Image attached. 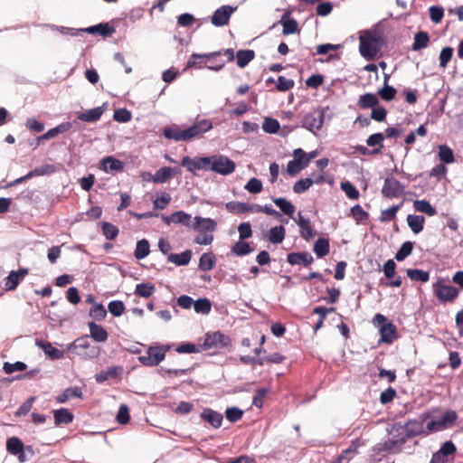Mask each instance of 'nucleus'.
I'll use <instances>...</instances> for the list:
<instances>
[{
	"label": "nucleus",
	"instance_id": "f257e3e1",
	"mask_svg": "<svg viewBox=\"0 0 463 463\" xmlns=\"http://www.w3.org/2000/svg\"><path fill=\"white\" fill-rule=\"evenodd\" d=\"M359 42L360 54L367 60L375 58L383 46L382 36L369 30L361 33Z\"/></svg>",
	"mask_w": 463,
	"mask_h": 463
},
{
	"label": "nucleus",
	"instance_id": "f03ea898",
	"mask_svg": "<svg viewBox=\"0 0 463 463\" xmlns=\"http://www.w3.org/2000/svg\"><path fill=\"white\" fill-rule=\"evenodd\" d=\"M168 350V345L149 346L146 354L140 355L137 359L143 365L154 367L165 360V354Z\"/></svg>",
	"mask_w": 463,
	"mask_h": 463
},
{
	"label": "nucleus",
	"instance_id": "7ed1b4c3",
	"mask_svg": "<svg viewBox=\"0 0 463 463\" xmlns=\"http://www.w3.org/2000/svg\"><path fill=\"white\" fill-rule=\"evenodd\" d=\"M213 128V123L209 119H202L194 122L189 128L183 129L184 141L188 142L201 137L203 133Z\"/></svg>",
	"mask_w": 463,
	"mask_h": 463
},
{
	"label": "nucleus",
	"instance_id": "20e7f679",
	"mask_svg": "<svg viewBox=\"0 0 463 463\" xmlns=\"http://www.w3.org/2000/svg\"><path fill=\"white\" fill-rule=\"evenodd\" d=\"M433 292L437 298L444 303L453 301L459 293L457 288L444 284L441 279L433 284Z\"/></svg>",
	"mask_w": 463,
	"mask_h": 463
},
{
	"label": "nucleus",
	"instance_id": "39448f33",
	"mask_svg": "<svg viewBox=\"0 0 463 463\" xmlns=\"http://www.w3.org/2000/svg\"><path fill=\"white\" fill-rule=\"evenodd\" d=\"M236 167L235 163L223 155H213V164H212V171L222 175H229L234 172Z\"/></svg>",
	"mask_w": 463,
	"mask_h": 463
},
{
	"label": "nucleus",
	"instance_id": "423d86ee",
	"mask_svg": "<svg viewBox=\"0 0 463 463\" xmlns=\"http://www.w3.org/2000/svg\"><path fill=\"white\" fill-rule=\"evenodd\" d=\"M324 111L321 109H314L307 113L302 119V127L315 133L319 130L324 123Z\"/></svg>",
	"mask_w": 463,
	"mask_h": 463
},
{
	"label": "nucleus",
	"instance_id": "0eeeda50",
	"mask_svg": "<svg viewBox=\"0 0 463 463\" xmlns=\"http://www.w3.org/2000/svg\"><path fill=\"white\" fill-rule=\"evenodd\" d=\"M231 342V338L228 335L218 331L213 334H206L202 346L203 349L222 348L229 346Z\"/></svg>",
	"mask_w": 463,
	"mask_h": 463
},
{
	"label": "nucleus",
	"instance_id": "6e6552de",
	"mask_svg": "<svg viewBox=\"0 0 463 463\" xmlns=\"http://www.w3.org/2000/svg\"><path fill=\"white\" fill-rule=\"evenodd\" d=\"M404 186L393 176L386 177L382 188V194L388 198H397L403 194Z\"/></svg>",
	"mask_w": 463,
	"mask_h": 463
},
{
	"label": "nucleus",
	"instance_id": "1a4fd4ad",
	"mask_svg": "<svg viewBox=\"0 0 463 463\" xmlns=\"http://www.w3.org/2000/svg\"><path fill=\"white\" fill-rule=\"evenodd\" d=\"M428 416L425 414L420 415L418 418L409 420L404 425V430L408 437H415L422 433L428 432L426 430L425 420Z\"/></svg>",
	"mask_w": 463,
	"mask_h": 463
},
{
	"label": "nucleus",
	"instance_id": "9d476101",
	"mask_svg": "<svg viewBox=\"0 0 463 463\" xmlns=\"http://www.w3.org/2000/svg\"><path fill=\"white\" fill-rule=\"evenodd\" d=\"M235 9L236 8H233L231 5H222L217 8L211 17V23L216 27L228 24L229 20Z\"/></svg>",
	"mask_w": 463,
	"mask_h": 463
},
{
	"label": "nucleus",
	"instance_id": "9b49d317",
	"mask_svg": "<svg viewBox=\"0 0 463 463\" xmlns=\"http://www.w3.org/2000/svg\"><path fill=\"white\" fill-rule=\"evenodd\" d=\"M217 223L211 218H203L196 216L194 218L192 229L197 231L200 233H205L207 232H212L215 231Z\"/></svg>",
	"mask_w": 463,
	"mask_h": 463
},
{
	"label": "nucleus",
	"instance_id": "f8f14e48",
	"mask_svg": "<svg viewBox=\"0 0 463 463\" xmlns=\"http://www.w3.org/2000/svg\"><path fill=\"white\" fill-rule=\"evenodd\" d=\"M35 345L52 360H60L64 357V351L55 348L49 342L36 340Z\"/></svg>",
	"mask_w": 463,
	"mask_h": 463
},
{
	"label": "nucleus",
	"instance_id": "ddd939ff",
	"mask_svg": "<svg viewBox=\"0 0 463 463\" xmlns=\"http://www.w3.org/2000/svg\"><path fill=\"white\" fill-rule=\"evenodd\" d=\"M201 418L214 429L221 427L223 416L222 413L215 411L210 408H205L201 413Z\"/></svg>",
	"mask_w": 463,
	"mask_h": 463
},
{
	"label": "nucleus",
	"instance_id": "4468645a",
	"mask_svg": "<svg viewBox=\"0 0 463 463\" xmlns=\"http://www.w3.org/2000/svg\"><path fill=\"white\" fill-rule=\"evenodd\" d=\"M100 168L106 173L120 172L124 169V164L122 161L110 156L101 160Z\"/></svg>",
	"mask_w": 463,
	"mask_h": 463
},
{
	"label": "nucleus",
	"instance_id": "2eb2a0df",
	"mask_svg": "<svg viewBox=\"0 0 463 463\" xmlns=\"http://www.w3.org/2000/svg\"><path fill=\"white\" fill-rule=\"evenodd\" d=\"M104 107H105V105L89 109L84 112H80L78 114L77 118H78V119L84 121V122H89V123L96 122L103 115V113L105 111Z\"/></svg>",
	"mask_w": 463,
	"mask_h": 463
},
{
	"label": "nucleus",
	"instance_id": "dca6fc26",
	"mask_svg": "<svg viewBox=\"0 0 463 463\" xmlns=\"http://www.w3.org/2000/svg\"><path fill=\"white\" fill-rule=\"evenodd\" d=\"M287 260L290 265L308 266L313 262V257L309 252H293L288 255Z\"/></svg>",
	"mask_w": 463,
	"mask_h": 463
},
{
	"label": "nucleus",
	"instance_id": "f3484780",
	"mask_svg": "<svg viewBox=\"0 0 463 463\" xmlns=\"http://www.w3.org/2000/svg\"><path fill=\"white\" fill-rule=\"evenodd\" d=\"M381 335L380 342L391 344L397 337L396 327L392 323L382 326L379 329Z\"/></svg>",
	"mask_w": 463,
	"mask_h": 463
},
{
	"label": "nucleus",
	"instance_id": "a211bd4d",
	"mask_svg": "<svg viewBox=\"0 0 463 463\" xmlns=\"http://www.w3.org/2000/svg\"><path fill=\"white\" fill-rule=\"evenodd\" d=\"M28 273L26 269L17 271H11L6 278L5 287L7 290H14L17 288L20 280Z\"/></svg>",
	"mask_w": 463,
	"mask_h": 463
},
{
	"label": "nucleus",
	"instance_id": "6ab92c4d",
	"mask_svg": "<svg viewBox=\"0 0 463 463\" xmlns=\"http://www.w3.org/2000/svg\"><path fill=\"white\" fill-rule=\"evenodd\" d=\"M192 254L191 250H186L180 254L170 253L167 256V260L176 266H185L190 262Z\"/></svg>",
	"mask_w": 463,
	"mask_h": 463
},
{
	"label": "nucleus",
	"instance_id": "aec40b11",
	"mask_svg": "<svg viewBox=\"0 0 463 463\" xmlns=\"http://www.w3.org/2000/svg\"><path fill=\"white\" fill-rule=\"evenodd\" d=\"M406 442V439L404 438L397 439H388L383 443H378L374 448L373 450L376 451H394V449L402 446Z\"/></svg>",
	"mask_w": 463,
	"mask_h": 463
},
{
	"label": "nucleus",
	"instance_id": "412c9836",
	"mask_svg": "<svg viewBox=\"0 0 463 463\" xmlns=\"http://www.w3.org/2000/svg\"><path fill=\"white\" fill-rule=\"evenodd\" d=\"M90 336L96 342H105L108 339L107 331L100 326L94 322L89 323Z\"/></svg>",
	"mask_w": 463,
	"mask_h": 463
},
{
	"label": "nucleus",
	"instance_id": "4be33fe9",
	"mask_svg": "<svg viewBox=\"0 0 463 463\" xmlns=\"http://www.w3.org/2000/svg\"><path fill=\"white\" fill-rule=\"evenodd\" d=\"M297 222L301 229V236L303 239L308 241L314 236L309 219L302 216L301 213H298V220Z\"/></svg>",
	"mask_w": 463,
	"mask_h": 463
},
{
	"label": "nucleus",
	"instance_id": "5701e85b",
	"mask_svg": "<svg viewBox=\"0 0 463 463\" xmlns=\"http://www.w3.org/2000/svg\"><path fill=\"white\" fill-rule=\"evenodd\" d=\"M122 373L121 367H109L107 371H102L95 375L97 383H101L109 379L117 378Z\"/></svg>",
	"mask_w": 463,
	"mask_h": 463
},
{
	"label": "nucleus",
	"instance_id": "b1692460",
	"mask_svg": "<svg viewBox=\"0 0 463 463\" xmlns=\"http://www.w3.org/2000/svg\"><path fill=\"white\" fill-rule=\"evenodd\" d=\"M215 262L214 254L213 252H205L200 257L198 268L202 271H209L213 269Z\"/></svg>",
	"mask_w": 463,
	"mask_h": 463
},
{
	"label": "nucleus",
	"instance_id": "393cba45",
	"mask_svg": "<svg viewBox=\"0 0 463 463\" xmlns=\"http://www.w3.org/2000/svg\"><path fill=\"white\" fill-rule=\"evenodd\" d=\"M82 33H99L102 36H107L114 33V28L110 27L108 24H99L97 25L90 26L85 29H80Z\"/></svg>",
	"mask_w": 463,
	"mask_h": 463
},
{
	"label": "nucleus",
	"instance_id": "a878e982",
	"mask_svg": "<svg viewBox=\"0 0 463 463\" xmlns=\"http://www.w3.org/2000/svg\"><path fill=\"white\" fill-rule=\"evenodd\" d=\"M425 217L422 215L409 214L407 216V222L411 230L415 233H419L423 230Z\"/></svg>",
	"mask_w": 463,
	"mask_h": 463
},
{
	"label": "nucleus",
	"instance_id": "bb28decb",
	"mask_svg": "<svg viewBox=\"0 0 463 463\" xmlns=\"http://www.w3.org/2000/svg\"><path fill=\"white\" fill-rule=\"evenodd\" d=\"M173 223L182 224L187 228L192 229L194 221H192L191 214L186 213L184 211H177L172 213Z\"/></svg>",
	"mask_w": 463,
	"mask_h": 463
},
{
	"label": "nucleus",
	"instance_id": "cd10ccee",
	"mask_svg": "<svg viewBox=\"0 0 463 463\" xmlns=\"http://www.w3.org/2000/svg\"><path fill=\"white\" fill-rule=\"evenodd\" d=\"M279 24L283 26V33L285 35L295 33L298 31V24L295 19L288 18L287 14H283Z\"/></svg>",
	"mask_w": 463,
	"mask_h": 463
},
{
	"label": "nucleus",
	"instance_id": "c85d7f7f",
	"mask_svg": "<svg viewBox=\"0 0 463 463\" xmlns=\"http://www.w3.org/2000/svg\"><path fill=\"white\" fill-rule=\"evenodd\" d=\"M286 230L282 225L275 226L269 231L268 240L274 244L281 243L285 238Z\"/></svg>",
	"mask_w": 463,
	"mask_h": 463
},
{
	"label": "nucleus",
	"instance_id": "c756f323",
	"mask_svg": "<svg viewBox=\"0 0 463 463\" xmlns=\"http://www.w3.org/2000/svg\"><path fill=\"white\" fill-rule=\"evenodd\" d=\"M54 420L56 425L69 424L73 420V415L69 410L61 408L54 411Z\"/></svg>",
	"mask_w": 463,
	"mask_h": 463
},
{
	"label": "nucleus",
	"instance_id": "7c9ffc66",
	"mask_svg": "<svg viewBox=\"0 0 463 463\" xmlns=\"http://www.w3.org/2000/svg\"><path fill=\"white\" fill-rule=\"evenodd\" d=\"M255 53L252 50H240L237 52V65L240 68H244L248 63L254 59Z\"/></svg>",
	"mask_w": 463,
	"mask_h": 463
},
{
	"label": "nucleus",
	"instance_id": "2f4dec72",
	"mask_svg": "<svg viewBox=\"0 0 463 463\" xmlns=\"http://www.w3.org/2000/svg\"><path fill=\"white\" fill-rule=\"evenodd\" d=\"M274 203L281 210V212L288 216H292L296 211V207L283 197L273 198Z\"/></svg>",
	"mask_w": 463,
	"mask_h": 463
},
{
	"label": "nucleus",
	"instance_id": "473e14b6",
	"mask_svg": "<svg viewBox=\"0 0 463 463\" xmlns=\"http://www.w3.org/2000/svg\"><path fill=\"white\" fill-rule=\"evenodd\" d=\"M416 211L426 213L429 216H434L437 213L436 209L426 200H416L413 203Z\"/></svg>",
	"mask_w": 463,
	"mask_h": 463
},
{
	"label": "nucleus",
	"instance_id": "72a5a7b5",
	"mask_svg": "<svg viewBox=\"0 0 463 463\" xmlns=\"http://www.w3.org/2000/svg\"><path fill=\"white\" fill-rule=\"evenodd\" d=\"M430 41L429 34L426 32L420 31L414 35V42L412 43V50L419 51L428 46Z\"/></svg>",
	"mask_w": 463,
	"mask_h": 463
},
{
	"label": "nucleus",
	"instance_id": "f704fd0d",
	"mask_svg": "<svg viewBox=\"0 0 463 463\" xmlns=\"http://www.w3.org/2000/svg\"><path fill=\"white\" fill-rule=\"evenodd\" d=\"M82 392L80 387H71L67 388L62 394L59 395L57 398V402L60 403H63L67 402L70 398H81Z\"/></svg>",
	"mask_w": 463,
	"mask_h": 463
},
{
	"label": "nucleus",
	"instance_id": "c9c22d12",
	"mask_svg": "<svg viewBox=\"0 0 463 463\" xmlns=\"http://www.w3.org/2000/svg\"><path fill=\"white\" fill-rule=\"evenodd\" d=\"M194 309L197 314L208 315L212 309V302L206 298H199L194 303Z\"/></svg>",
	"mask_w": 463,
	"mask_h": 463
},
{
	"label": "nucleus",
	"instance_id": "e433bc0d",
	"mask_svg": "<svg viewBox=\"0 0 463 463\" xmlns=\"http://www.w3.org/2000/svg\"><path fill=\"white\" fill-rule=\"evenodd\" d=\"M379 100L374 94L365 93L361 95L358 100V106L361 109L374 108L378 104Z\"/></svg>",
	"mask_w": 463,
	"mask_h": 463
},
{
	"label": "nucleus",
	"instance_id": "4c0bfd02",
	"mask_svg": "<svg viewBox=\"0 0 463 463\" xmlns=\"http://www.w3.org/2000/svg\"><path fill=\"white\" fill-rule=\"evenodd\" d=\"M407 276L415 281L427 282L430 279V272L417 269H408L406 270Z\"/></svg>",
	"mask_w": 463,
	"mask_h": 463
},
{
	"label": "nucleus",
	"instance_id": "58836bf2",
	"mask_svg": "<svg viewBox=\"0 0 463 463\" xmlns=\"http://www.w3.org/2000/svg\"><path fill=\"white\" fill-rule=\"evenodd\" d=\"M314 252L318 258H323L329 252V241L326 239L319 238L314 245Z\"/></svg>",
	"mask_w": 463,
	"mask_h": 463
},
{
	"label": "nucleus",
	"instance_id": "ea45409f",
	"mask_svg": "<svg viewBox=\"0 0 463 463\" xmlns=\"http://www.w3.org/2000/svg\"><path fill=\"white\" fill-rule=\"evenodd\" d=\"M149 243L146 239H142L137 241L135 250V258L137 260H143L149 254Z\"/></svg>",
	"mask_w": 463,
	"mask_h": 463
},
{
	"label": "nucleus",
	"instance_id": "a19ab883",
	"mask_svg": "<svg viewBox=\"0 0 463 463\" xmlns=\"http://www.w3.org/2000/svg\"><path fill=\"white\" fill-rule=\"evenodd\" d=\"M173 174V169L168 166H165L160 168L156 172V174L153 176V181L156 184H164L168 179L171 178Z\"/></svg>",
	"mask_w": 463,
	"mask_h": 463
},
{
	"label": "nucleus",
	"instance_id": "79ce46f5",
	"mask_svg": "<svg viewBox=\"0 0 463 463\" xmlns=\"http://www.w3.org/2000/svg\"><path fill=\"white\" fill-rule=\"evenodd\" d=\"M6 449L13 455H18L24 450V444L18 438L12 437L6 441Z\"/></svg>",
	"mask_w": 463,
	"mask_h": 463
},
{
	"label": "nucleus",
	"instance_id": "37998d69",
	"mask_svg": "<svg viewBox=\"0 0 463 463\" xmlns=\"http://www.w3.org/2000/svg\"><path fill=\"white\" fill-rule=\"evenodd\" d=\"M340 186L342 191L349 199L357 200L359 198L360 193L351 182H342Z\"/></svg>",
	"mask_w": 463,
	"mask_h": 463
},
{
	"label": "nucleus",
	"instance_id": "c03bdc74",
	"mask_svg": "<svg viewBox=\"0 0 463 463\" xmlns=\"http://www.w3.org/2000/svg\"><path fill=\"white\" fill-rule=\"evenodd\" d=\"M439 157L445 164H451L454 162V154L450 147L446 145H439Z\"/></svg>",
	"mask_w": 463,
	"mask_h": 463
},
{
	"label": "nucleus",
	"instance_id": "a18cd8bd",
	"mask_svg": "<svg viewBox=\"0 0 463 463\" xmlns=\"http://www.w3.org/2000/svg\"><path fill=\"white\" fill-rule=\"evenodd\" d=\"M163 134L164 137L167 139L184 141L183 129H179L177 127L165 128L163 131Z\"/></svg>",
	"mask_w": 463,
	"mask_h": 463
},
{
	"label": "nucleus",
	"instance_id": "49530a36",
	"mask_svg": "<svg viewBox=\"0 0 463 463\" xmlns=\"http://www.w3.org/2000/svg\"><path fill=\"white\" fill-rule=\"evenodd\" d=\"M412 250H413V243L411 241L403 242L395 254L396 260L402 261L409 255L411 254Z\"/></svg>",
	"mask_w": 463,
	"mask_h": 463
},
{
	"label": "nucleus",
	"instance_id": "de8ad7c7",
	"mask_svg": "<svg viewBox=\"0 0 463 463\" xmlns=\"http://www.w3.org/2000/svg\"><path fill=\"white\" fill-rule=\"evenodd\" d=\"M234 211L238 213L246 212L260 213L261 209L260 205L257 203H237L234 206Z\"/></svg>",
	"mask_w": 463,
	"mask_h": 463
},
{
	"label": "nucleus",
	"instance_id": "09e8293b",
	"mask_svg": "<svg viewBox=\"0 0 463 463\" xmlns=\"http://www.w3.org/2000/svg\"><path fill=\"white\" fill-rule=\"evenodd\" d=\"M155 290L156 288L153 284L141 283L137 285L135 293L142 298H149L155 292Z\"/></svg>",
	"mask_w": 463,
	"mask_h": 463
},
{
	"label": "nucleus",
	"instance_id": "8fccbe9b",
	"mask_svg": "<svg viewBox=\"0 0 463 463\" xmlns=\"http://www.w3.org/2000/svg\"><path fill=\"white\" fill-rule=\"evenodd\" d=\"M181 165L193 174H196L200 170L198 157L191 158L190 156H184L181 161Z\"/></svg>",
	"mask_w": 463,
	"mask_h": 463
},
{
	"label": "nucleus",
	"instance_id": "3c124183",
	"mask_svg": "<svg viewBox=\"0 0 463 463\" xmlns=\"http://www.w3.org/2000/svg\"><path fill=\"white\" fill-rule=\"evenodd\" d=\"M313 184V179L312 178H304L297 181L295 184L293 185V191L295 194H300L307 190L309 189V187Z\"/></svg>",
	"mask_w": 463,
	"mask_h": 463
},
{
	"label": "nucleus",
	"instance_id": "603ef678",
	"mask_svg": "<svg viewBox=\"0 0 463 463\" xmlns=\"http://www.w3.org/2000/svg\"><path fill=\"white\" fill-rule=\"evenodd\" d=\"M244 189L250 194H260L263 189L262 182L258 178L252 177L244 185Z\"/></svg>",
	"mask_w": 463,
	"mask_h": 463
},
{
	"label": "nucleus",
	"instance_id": "864d4df0",
	"mask_svg": "<svg viewBox=\"0 0 463 463\" xmlns=\"http://www.w3.org/2000/svg\"><path fill=\"white\" fill-rule=\"evenodd\" d=\"M383 139H384V137H383V133H375V134L369 136V137L366 139V144L369 146H379V148L373 150V153H378L380 151V149L383 147L382 143H383Z\"/></svg>",
	"mask_w": 463,
	"mask_h": 463
},
{
	"label": "nucleus",
	"instance_id": "5fc2aeb1",
	"mask_svg": "<svg viewBox=\"0 0 463 463\" xmlns=\"http://www.w3.org/2000/svg\"><path fill=\"white\" fill-rule=\"evenodd\" d=\"M262 129L266 133L274 134L279 129V123L277 119L272 118H266L262 124Z\"/></svg>",
	"mask_w": 463,
	"mask_h": 463
},
{
	"label": "nucleus",
	"instance_id": "6e6d98bb",
	"mask_svg": "<svg viewBox=\"0 0 463 463\" xmlns=\"http://www.w3.org/2000/svg\"><path fill=\"white\" fill-rule=\"evenodd\" d=\"M232 251L237 256H245L251 252V248L248 242L240 241L233 245Z\"/></svg>",
	"mask_w": 463,
	"mask_h": 463
},
{
	"label": "nucleus",
	"instance_id": "4d7b16f0",
	"mask_svg": "<svg viewBox=\"0 0 463 463\" xmlns=\"http://www.w3.org/2000/svg\"><path fill=\"white\" fill-rule=\"evenodd\" d=\"M175 350L180 354H193L201 352L203 350V346L201 345H196L191 343H184L178 345Z\"/></svg>",
	"mask_w": 463,
	"mask_h": 463
},
{
	"label": "nucleus",
	"instance_id": "13d9d810",
	"mask_svg": "<svg viewBox=\"0 0 463 463\" xmlns=\"http://www.w3.org/2000/svg\"><path fill=\"white\" fill-rule=\"evenodd\" d=\"M27 365L24 362H15L14 364L5 362L3 366V370L5 373L11 374L17 371H24Z\"/></svg>",
	"mask_w": 463,
	"mask_h": 463
},
{
	"label": "nucleus",
	"instance_id": "bf43d9fd",
	"mask_svg": "<svg viewBox=\"0 0 463 463\" xmlns=\"http://www.w3.org/2000/svg\"><path fill=\"white\" fill-rule=\"evenodd\" d=\"M402 203L393 205L388 209L383 210L381 212L380 221L381 222H390L394 219L397 212L399 211Z\"/></svg>",
	"mask_w": 463,
	"mask_h": 463
},
{
	"label": "nucleus",
	"instance_id": "052dcab7",
	"mask_svg": "<svg viewBox=\"0 0 463 463\" xmlns=\"http://www.w3.org/2000/svg\"><path fill=\"white\" fill-rule=\"evenodd\" d=\"M102 232L107 240H114L118 234V229L110 222L102 223Z\"/></svg>",
	"mask_w": 463,
	"mask_h": 463
},
{
	"label": "nucleus",
	"instance_id": "680f3d73",
	"mask_svg": "<svg viewBox=\"0 0 463 463\" xmlns=\"http://www.w3.org/2000/svg\"><path fill=\"white\" fill-rule=\"evenodd\" d=\"M90 316L97 320H102L107 316V310L102 304H95L90 310Z\"/></svg>",
	"mask_w": 463,
	"mask_h": 463
},
{
	"label": "nucleus",
	"instance_id": "e2e57ef3",
	"mask_svg": "<svg viewBox=\"0 0 463 463\" xmlns=\"http://www.w3.org/2000/svg\"><path fill=\"white\" fill-rule=\"evenodd\" d=\"M108 308L114 317H120L125 310V306L120 300H113L109 303Z\"/></svg>",
	"mask_w": 463,
	"mask_h": 463
},
{
	"label": "nucleus",
	"instance_id": "0e129e2a",
	"mask_svg": "<svg viewBox=\"0 0 463 463\" xmlns=\"http://www.w3.org/2000/svg\"><path fill=\"white\" fill-rule=\"evenodd\" d=\"M243 415V411L237 407H231L225 411V416L231 422L238 421Z\"/></svg>",
	"mask_w": 463,
	"mask_h": 463
},
{
	"label": "nucleus",
	"instance_id": "69168bd1",
	"mask_svg": "<svg viewBox=\"0 0 463 463\" xmlns=\"http://www.w3.org/2000/svg\"><path fill=\"white\" fill-rule=\"evenodd\" d=\"M113 118L117 122L126 123L131 119V113L126 109H118L114 111Z\"/></svg>",
	"mask_w": 463,
	"mask_h": 463
},
{
	"label": "nucleus",
	"instance_id": "338daca9",
	"mask_svg": "<svg viewBox=\"0 0 463 463\" xmlns=\"http://www.w3.org/2000/svg\"><path fill=\"white\" fill-rule=\"evenodd\" d=\"M294 80L287 79L284 76H279L277 81L276 88L279 91H287L294 87Z\"/></svg>",
	"mask_w": 463,
	"mask_h": 463
},
{
	"label": "nucleus",
	"instance_id": "774afa93",
	"mask_svg": "<svg viewBox=\"0 0 463 463\" xmlns=\"http://www.w3.org/2000/svg\"><path fill=\"white\" fill-rule=\"evenodd\" d=\"M298 159L290 160L287 165V172L289 175H295L303 170L305 167V164H301L298 162Z\"/></svg>",
	"mask_w": 463,
	"mask_h": 463
}]
</instances>
